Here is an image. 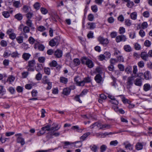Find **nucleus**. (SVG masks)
<instances>
[{
    "label": "nucleus",
    "instance_id": "1",
    "mask_svg": "<svg viewBox=\"0 0 152 152\" xmlns=\"http://www.w3.org/2000/svg\"><path fill=\"white\" fill-rule=\"evenodd\" d=\"M55 127H51L50 125H48L42 127L41 130L38 133V135L40 136L41 135H43L45 133L46 131H47L49 132L46 136V138L48 140L52 138L53 136L56 137L58 136L60 134V133L56 132V131L58 130L60 128V127H58V124H55Z\"/></svg>",
    "mask_w": 152,
    "mask_h": 152
},
{
    "label": "nucleus",
    "instance_id": "2",
    "mask_svg": "<svg viewBox=\"0 0 152 152\" xmlns=\"http://www.w3.org/2000/svg\"><path fill=\"white\" fill-rule=\"evenodd\" d=\"M81 61L83 64H85L89 68H91L94 66V64L92 61L85 57H83Z\"/></svg>",
    "mask_w": 152,
    "mask_h": 152
},
{
    "label": "nucleus",
    "instance_id": "3",
    "mask_svg": "<svg viewBox=\"0 0 152 152\" xmlns=\"http://www.w3.org/2000/svg\"><path fill=\"white\" fill-rule=\"evenodd\" d=\"M22 136V134L21 133L17 134L15 135V136L17 137V142L20 143L22 145H23L25 144V142L24 139L21 137Z\"/></svg>",
    "mask_w": 152,
    "mask_h": 152
},
{
    "label": "nucleus",
    "instance_id": "4",
    "mask_svg": "<svg viewBox=\"0 0 152 152\" xmlns=\"http://www.w3.org/2000/svg\"><path fill=\"white\" fill-rule=\"evenodd\" d=\"M126 36L124 35H119L117 36L115 38V40L117 43L121 41L125 42L126 40Z\"/></svg>",
    "mask_w": 152,
    "mask_h": 152
},
{
    "label": "nucleus",
    "instance_id": "5",
    "mask_svg": "<svg viewBox=\"0 0 152 152\" xmlns=\"http://www.w3.org/2000/svg\"><path fill=\"white\" fill-rule=\"evenodd\" d=\"M98 40L100 43L103 45H106L109 42L108 41L107 39L101 37H99L98 38Z\"/></svg>",
    "mask_w": 152,
    "mask_h": 152
},
{
    "label": "nucleus",
    "instance_id": "6",
    "mask_svg": "<svg viewBox=\"0 0 152 152\" xmlns=\"http://www.w3.org/2000/svg\"><path fill=\"white\" fill-rule=\"evenodd\" d=\"M134 80V79L133 77H129L128 78L126 83L127 88H130L132 85Z\"/></svg>",
    "mask_w": 152,
    "mask_h": 152
},
{
    "label": "nucleus",
    "instance_id": "7",
    "mask_svg": "<svg viewBox=\"0 0 152 152\" xmlns=\"http://www.w3.org/2000/svg\"><path fill=\"white\" fill-rule=\"evenodd\" d=\"M140 57L142 59L145 61H148L149 57L148 54L145 51L142 52L141 53Z\"/></svg>",
    "mask_w": 152,
    "mask_h": 152
},
{
    "label": "nucleus",
    "instance_id": "8",
    "mask_svg": "<svg viewBox=\"0 0 152 152\" xmlns=\"http://www.w3.org/2000/svg\"><path fill=\"white\" fill-rule=\"evenodd\" d=\"M58 40L56 38L50 40L49 42L50 45L52 47L54 46L58 43Z\"/></svg>",
    "mask_w": 152,
    "mask_h": 152
},
{
    "label": "nucleus",
    "instance_id": "9",
    "mask_svg": "<svg viewBox=\"0 0 152 152\" xmlns=\"http://www.w3.org/2000/svg\"><path fill=\"white\" fill-rule=\"evenodd\" d=\"M104 124H101L96 122L94 123L92 126H91L92 129H93L94 126H97L99 128V129L104 130Z\"/></svg>",
    "mask_w": 152,
    "mask_h": 152
},
{
    "label": "nucleus",
    "instance_id": "10",
    "mask_svg": "<svg viewBox=\"0 0 152 152\" xmlns=\"http://www.w3.org/2000/svg\"><path fill=\"white\" fill-rule=\"evenodd\" d=\"M134 84L136 86H140L142 84L141 78H137L134 81Z\"/></svg>",
    "mask_w": 152,
    "mask_h": 152
},
{
    "label": "nucleus",
    "instance_id": "11",
    "mask_svg": "<svg viewBox=\"0 0 152 152\" xmlns=\"http://www.w3.org/2000/svg\"><path fill=\"white\" fill-rule=\"evenodd\" d=\"M54 55L57 58H61L62 56V52L61 50H57L55 51Z\"/></svg>",
    "mask_w": 152,
    "mask_h": 152
},
{
    "label": "nucleus",
    "instance_id": "12",
    "mask_svg": "<svg viewBox=\"0 0 152 152\" xmlns=\"http://www.w3.org/2000/svg\"><path fill=\"white\" fill-rule=\"evenodd\" d=\"M13 5L14 7L16 8L21 7L22 6V4L20 1H14L13 3Z\"/></svg>",
    "mask_w": 152,
    "mask_h": 152
},
{
    "label": "nucleus",
    "instance_id": "13",
    "mask_svg": "<svg viewBox=\"0 0 152 152\" xmlns=\"http://www.w3.org/2000/svg\"><path fill=\"white\" fill-rule=\"evenodd\" d=\"M124 145H125V148L129 150H132L133 149V145L130 143H128L127 142H125L124 143Z\"/></svg>",
    "mask_w": 152,
    "mask_h": 152
},
{
    "label": "nucleus",
    "instance_id": "14",
    "mask_svg": "<svg viewBox=\"0 0 152 152\" xmlns=\"http://www.w3.org/2000/svg\"><path fill=\"white\" fill-rule=\"evenodd\" d=\"M94 79L97 83H99L101 82L102 78L99 74H98L95 76Z\"/></svg>",
    "mask_w": 152,
    "mask_h": 152
},
{
    "label": "nucleus",
    "instance_id": "15",
    "mask_svg": "<svg viewBox=\"0 0 152 152\" xmlns=\"http://www.w3.org/2000/svg\"><path fill=\"white\" fill-rule=\"evenodd\" d=\"M79 78L78 77H76L74 78L75 81L76 82V83H77L78 85L81 86H83L84 85L85 83L84 82V80L82 81H78L77 80V79Z\"/></svg>",
    "mask_w": 152,
    "mask_h": 152
},
{
    "label": "nucleus",
    "instance_id": "16",
    "mask_svg": "<svg viewBox=\"0 0 152 152\" xmlns=\"http://www.w3.org/2000/svg\"><path fill=\"white\" fill-rule=\"evenodd\" d=\"M148 24L146 22H144L142 23L141 25L139 24L138 26L139 27V28L142 29H145L147 28L148 27Z\"/></svg>",
    "mask_w": 152,
    "mask_h": 152
},
{
    "label": "nucleus",
    "instance_id": "17",
    "mask_svg": "<svg viewBox=\"0 0 152 152\" xmlns=\"http://www.w3.org/2000/svg\"><path fill=\"white\" fill-rule=\"evenodd\" d=\"M144 78L146 80H148L151 78V75L150 72L148 71H146L144 74Z\"/></svg>",
    "mask_w": 152,
    "mask_h": 152
},
{
    "label": "nucleus",
    "instance_id": "18",
    "mask_svg": "<svg viewBox=\"0 0 152 152\" xmlns=\"http://www.w3.org/2000/svg\"><path fill=\"white\" fill-rule=\"evenodd\" d=\"M71 129L74 130L76 129V132H82L83 130V129L80 128L77 125L72 126Z\"/></svg>",
    "mask_w": 152,
    "mask_h": 152
},
{
    "label": "nucleus",
    "instance_id": "19",
    "mask_svg": "<svg viewBox=\"0 0 152 152\" xmlns=\"http://www.w3.org/2000/svg\"><path fill=\"white\" fill-rule=\"evenodd\" d=\"M91 134L90 132H87L84 134L80 137L81 141H83L85 140L86 137Z\"/></svg>",
    "mask_w": 152,
    "mask_h": 152
},
{
    "label": "nucleus",
    "instance_id": "20",
    "mask_svg": "<svg viewBox=\"0 0 152 152\" xmlns=\"http://www.w3.org/2000/svg\"><path fill=\"white\" fill-rule=\"evenodd\" d=\"M70 91L71 89L69 88H64L63 89V94L65 95H67L70 94Z\"/></svg>",
    "mask_w": 152,
    "mask_h": 152
},
{
    "label": "nucleus",
    "instance_id": "21",
    "mask_svg": "<svg viewBox=\"0 0 152 152\" xmlns=\"http://www.w3.org/2000/svg\"><path fill=\"white\" fill-rule=\"evenodd\" d=\"M15 79V77L12 75H9L7 80V82H9V83L11 84V83L14 82Z\"/></svg>",
    "mask_w": 152,
    "mask_h": 152
},
{
    "label": "nucleus",
    "instance_id": "22",
    "mask_svg": "<svg viewBox=\"0 0 152 152\" xmlns=\"http://www.w3.org/2000/svg\"><path fill=\"white\" fill-rule=\"evenodd\" d=\"M151 88L150 85L148 83H146L143 86V89L145 91L149 90Z\"/></svg>",
    "mask_w": 152,
    "mask_h": 152
},
{
    "label": "nucleus",
    "instance_id": "23",
    "mask_svg": "<svg viewBox=\"0 0 152 152\" xmlns=\"http://www.w3.org/2000/svg\"><path fill=\"white\" fill-rule=\"evenodd\" d=\"M136 149L138 150H140L142 149L143 145L142 143L138 142L136 145Z\"/></svg>",
    "mask_w": 152,
    "mask_h": 152
},
{
    "label": "nucleus",
    "instance_id": "24",
    "mask_svg": "<svg viewBox=\"0 0 152 152\" xmlns=\"http://www.w3.org/2000/svg\"><path fill=\"white\" fill-rule=\"evenodd\" d=\"M30 55L28 53H24L22 55L23 58L25 59L26 61H27L28 59L30 57Z\"/></svg>",
    "mask_w": 152,
    "mask_h": 152
},
{
    "label": "nucleus",
    "instance_id": "25",
    "mask_svg": "<svg viewBox=\"0 0 152 152\" xmlns=\"http://www.w3.org/2000/svg\"><path fill=\"white\" fill-rule=\"evenodd\" d=\"M42 82L44 84H48L50 83L49 80L47 76H44L42 79Z\"/></svg>",
    "mask_w": 152,
    "mask_h": 152
},
{
    "label": "nucleus",
    "instance_id": "26",
    "mask_svg": "<svg viewBox=\"0 0 152 152\" xmlns=\"http://www.w3.org/2000/svg\"><path fill=\"white\" fill-rule=\"evenodd\" d=\"M137 16V13L136 12H134L131 14L130 17L132 19L135 20L136 19Z\"/></svg>",
    "mask_w": 152,
    "mask_h": 152
},
{
    "label": "nucleus",
    "instance_id": "27",
    "mask_svg": "<svg viewBox=\"0 0 152 152\" xmlns=\"http://www.w3.org/2000/svg\"><path fill=\"white\" fill-rule=\"evenodd\" d=\"M60 82L64 84H66L68 80L67 78L62 77H60Z\"/></svg>",
    "mask_w": 152,
    "mask_h": 152
},
{
    "label": "nucleus",
    "instance_id": "28",
    "mask_svg": "<svg viewBox=\"0 0 152 152\" xmlns=\"http://www.w3.org/2000/svg\"><path fill=\"white\" fill-rule=\"evenodd\" d=\"M23 11L25 13H27L29 11L30 7L26 5H24L22 8Z\"/></svg>",
    "mask_w": 152,
    "mask_h": 152
},
{
    "label": "nucleus",
    "instance_id": "29",
    "mask_svg": "<svg viewBox=\"0 0 152 152\" xmlns=\"http://www.w3.org/2000/svg\"><path fill=\"white\" fill-rule=\"evenodd\" d=\"M124 50L128 52H130L132 50V48L130 45H126L124 47Z\"/></svg>",
    "mask_w": 152,
    "mask_h": 152
},
{
    "label": "nucleus",
    "instance_id": "30",
    "mask_svg": "<svg viewBox=\"0 0 152 152\" xmlns=\"http://www.w3.org/2000/svg\"><path fill=\"white\" fill-rule=\"evenodd\" d=\"M11 52L9 50H6L4 52L3 54V56L4 57L7 58L11 55Z\"/></svg>",
    "mask_w": 152,
    "mask_h": 152
},
{
    "label": "nucleus",
    "instance_id": "31",
    "mask_svg": "<svg viewBox=\"0 0 152 152\" xmlns=\"http://www.w3.org/2000/svg\"><path fill=\"white\" fill-rule=\"evenodd\" d=\"M106 134H107L105 132L104 133H96V135L98 137H104L106 136Z\"/></svg>",
    "mask_w": 152,
    "mask_h": 152
},
{
    "label": "nucleus",
    "instance_id": "32",
    "mask_svg": "<svg viewBox=\"0 0 152 152\" xmlns=\"http://www.w3.org/2000/svg\"><path fill=\"white\" fill-rule=\"evenodd\" d=\"M20 55L18 52L15 51L12 53L11 54V57L13 58H16V57H18L19 55Z\"/></svg>",
    "mask_w": 152,
    "mask_h": 152
},
{
    "label": "nucleus",
    "instance_id": "33",
    "mask_svg": "<svg viewBox=\"0 0 152 152\" xmlns=\"http://www.w3.org/2000/svg\"><path fill=\"white\" fill-rule=\"evenodd\" d=\"M28 41L30 44H33L34 43L37 42L32 37H29Z\"/></svg>",
    "mask_w": 152,
    "mask_h": 152
},
{
    "label": "nucleus",
    "instance_id": "34",
    "mask_svg": "<svg viewBox=\"0 0 152 152\" xmlns=\"http://www.w3.org/2000/svg\"><path fill=\"white\" fill-rule=\"evenodd\" d=\"M73 62H74V65L75 66H78L79 65L80 63V60L77 58L74 59Z\"/></svg>",
    "mask_w": 152,
    "mask_h": 152
},
{
    "label": "nucleus",
    "instance_id": "35",
    "mask_svg": "<svg viewBox=\"0 0 152 152\" xmlns=\"http://www.w3.org/2000/svg\"><path fill=\"white\" fill-rule=\"evenodd\" d=\"M2 14L4 17L6 18H7L10 16V13L8 11H4L2 12Z\"/></svg>",
    "mask_w": 152,
    "mask_h": 152
},
{
    "label": "nucleus",
    "instance_id": "36",
    "mask_svg": "<svg viewBox=\"0 0 152 152\" xmlns=\"http://www.w3.org/2000/svg\"><path fill=\"white\" fill-rule=\"evenodd\" d=\"M88 26H89V28L92 29L95 28V23H94L89 22L87 23Z\"/></svg>",
    "mask_w": 152,
    "mask_h": 152
},
{
    "label": "nucleus",
    "instance_id": "37",
    "mask_svg": "<svg viewBox=\"0 0 152 152\" xmlns=\"http://www.w3.org/2000/svg\"><path fill=\"white\" fill-rule=\"evenodd\" d=\"M15 18L18 20H21L23 18L22 15L20 13H18L15 15Z\"/></svg>",
    "mask_w": 152,
    "mask_h": 152
},
{
    "label": "nucleus",
    "instance_id": "38",
    "mask_svg": "<svg viewBox=\"0 0 152 152\" xmlns=\"http://www.w3.org/2000/svg\"><path fill=\"white\" fill-rule=\"evenodd\" d=\"M125 24L128 26H130L132 25L131 20L128 19H126L125 21Z\"/></svg>",
    "mask_w": 152,
    "mask_h": 152
},
{
    "label": "nucleus",
    "instance_id": "39",
    "mask_svg": "<svg viewBox=\"0 0 152 152\" xmlns=\"http://www.w3.org/2000/svg\"><path fill=\"white\" fill-rule=\"evenodd\" d=\"M16 39L19 43H21L23 42V38L22 36L18 37L16 38Z\"/></svg>",
    "mask_w": 152,
    "mask_h": 152
},
{
    "label": "nucleus",
    "instance_id": "40",
    "mask_svg": "<svg viewBox=\"0 0 152 152\" xmlns=\"http://www.w3.org/2000/svg\"><path fill=\"white\" fill-rule=\"evenodd\" d=\"M134 5V3L132 1H129L126 4L127 6L130 8H132Z\"/></svg>",
    "mask_w": 152,
    "mask_h": 152
},
{
    "label": "nucleus",
    "instance_id": "41",
    "mask_svg": "<svg viewBox=\"0 0 152 152\" xmlns=\"http://www.w3.org/2000/svg\"><path fill=\"white\" fill-rule=\"evenodd\" d=\"M137 65L139 67L142 68L144 66V63L143 61H141L138 63Z\"/></svg>",
    "mask_w": 152,
    "mask_h": 152
},
{
    "label": "nucleus",
    "instance_id": "42",
    "mask_svg": "<svg viewBox=\"0 0 152 152\" xmlns=\"http://www.w3.org/2000/svg\"><path fill=\"white\" fill-rule=\"evenodd\" d=\"M35 64V63L34 60H32L31 61H30L28 62V66L34 67Z\"/></svg>",
    "mask_w": 152,
    "mask_h": 152
},
{
    "label": "nucleus",
    "instance_id": "43",
    "mask_svg": "<svg viewBox=\"0 0 152 152\" xmlns=\"http://www.w3.org/2000/svg\"><path fill=\"white\" fill-rule=\"evenodd\" d=\"M139 34L140 36L142 37H144L145 35V32L143 30V29H141L139 32Z\"/></svg>",
    "mask_w": 152,
    "mask_h": 152
},
{
    "label": "nucleus",
    "instance_id": "44",
    "mask_svg": "<svg viewBox=\"0 0 152 152\" xmlns=\"http://www.w3.org/2000/svg\"><path fill=\"white\" fill-rule=\"evenodd\" d=\"M42 77V75L40 72L38 73L35 77V78L37 80H41Z\"/></svg>",
    "mask_w": 152,
    "mask_h": 152
},
{
    "label": "nucleus",
    "instance_id": "45",
    "mask_svg": "<svg viewBox=\"0 0 152 152\" xmlns=\"http://www.w3.org/2000/svg\"><path fill=\"white\" fill-rule=\"evenodd\" d=\"M151 44V41L148 40H146L144 43V45L147 47H149Z\"/></svg>",
    "mask_w": 152,
    "mask_h": 152
},
{
    "label": "nucleus",
    "instance_id": "46",
    "mask_svg": "<svg viewBox=\"0 0 152 152\" xmlns=\"http://www.w3.org/2000/svg\"><path fill=\"white\" fill-rule=\"evenodd\" d=\"M49 65L50 66L56 67L57 66V63L56 61L53 60L50 63Z\"/></svg>",
    "mask_w": 152,
    "mask_h": 152
},
{
    "label": "nucleus",
    "instance_id": "47",
    "mask_svg": "<svg viewBox=\"0 0 152 152\" xmlns=\"http://www.w3.org/2000/svg\"><path fill=\"white\" fill-rule=\"evenodd\" d=\"M23 31L24 33H28L30 31V28L28 26H25L23 27Z\"/></svg>",
    "mask_w": 152,
    "mask_h": 152
},
{
    "label": "nucleus",
    "instance_id": "48",
    "mask_svg": "<svg viewBox=\"0 0 152 152\" xmlns=\"http://www.w3.org/2000/svg\"><path fill=\"white\" fill-rule=\"evenodd\" d=\"M91 149L93 151L96 152L97 149V147L95 145H93L91 146Z\"/></svg>",
    "mask_w": 152,
    "mask_h": 152
},
{
    "label": "nucleus",
    "instance_id": "49",
    "mask_svg": "<svg viewBox=\"0 0 152 152\" xmlns=\"http://www.w3.org/2000/svg\"><path fill=\"white\" fill-rule=\"evenodd\" d=\"M63 143L64 144V145L63 146L64 148H67V145L73 144V143L68 141L64 142H63Z\"/></svg>",
    "mask_w": 152,
    "mask_h": 152
},
{
    "label": "nucleus",
    "instance_id": "50",
    "mask_svg": "<svg viewBox=\"0 0 152 152\" xmlns=\"http://www.w3.org/2000/svg\"><path fill=\"white\" fill-rule=\"evenodd\" d=\"M40 11L44 15L46 14L48 12L47 10L44 7L41 8L40 9Z\"/></svg>",
    "mask_w": 152,
    "mask_h": 152
},
{
    "label": "nucleus",
    "instance_id": "51",
    "mask_svg": "<svg viewBox=\"0 0 152 152\" xmlns=\"http://www.w3.org/2000/svg\"><path fill=\"white\" fill-rule=\"evenodd\" d=\"M134 48L137 50H139L141 49V47L138 43H135L134 45Z\"/></svg>",
    "mask_w": 152,
    "mask_h": 152
},
{
    "label": "nucleus",
    "instance_id": "52",
    "mask_svg": "<svg viewBox=\"0 0 152 152\" xmlns=\"http://www.w3.org/2000/svg\"><path fill=\"white\" fill-rule=\"evenodd\" d=\"M5 93V91H4L3 87L2 86H0V95H3Z\"/></svg>",
    "mask_w": 152,
    "mask_h": 152
},
{
    "label": "nucleus",
    "instance_id": "53",
    "mask_svg": "<svg viewBox=\"0 0 152 152\" xmlns=\"http://www.w3.org/2000/svg\"><path fill=\"white\" fill-rule=\"evenodd\" d=\"M91 9L92 11L94 12H96L98 10L97 7L96 5L92 6L91 7Z\"/></svg>",
    "mask_w": 152,
    "mask_h": 152
},
{
    "label": "nucleus",
    "instance_id": "54",
    "mask_svg": "<svg viewBox=\"0 0 152 152\" xmlns=\"http://www.w3.org/2000/svg\"><path fill=\"white\" fill-rule=\"evenodd\" d=\"M125 32V29L124 27H121L119 28V32L120 34H123Z\"/></svg>",
    "mask_w": 152,
    "mask_h": 152
},
{
    "label": "nucleus",
    "instance_id": "55",
    "mask_svg": "<svg viewBox=\"0 0 152 152\" xmlns=\"http://www.w3.org/2000/svg\"><path fill=\"white\" fill-rule=\"evenodd\" d=\"M118 62L117 59L115 58H111L110 60V63L111 64L113 65Z\"/></svg>",
    "mask_w": 152,
    "mask_h": 152
},
{
    "label": "nucleus",
    "instance_id": "56",
    "mask_svg": "<svg viewBox=\"0 0 152 152\" xmlns=\"http://www.w3.org/2000/svg\"><path fill=\"white\" fill-rule=\"evenodd\" d=\"M117 60L118 62H123L124 61V59L122 56H119L117 57Z\"/></svg>",
    "mask_w": 152,
    "mask_h": 152
},
{
    "label": "nucleus",
    "instance_id": "57",
    "mask_svg": "<svg viewBox=\"0 0 152 152\" xmlns=\"http://www.w3.org/2000/svg\"><path fill=\"white\" fill-rule=\"evenodd\" d=\"M28 72H23L22 73V77L23 78H26L28 76Z\"/></svg>",
    "mask_w": 152,
    "mask_h": 152
},
{
    "label": "nucleus",
    "instance_id": "58",
    "mask_svg": "<svg viewBox=\"0 0 152 152\" xmlns=\"http://www.w3.org/2000/svg\"><path fill=\"white\" fill-rule=\"evenodd\" d=\"M45 58L44 57H40L38 58V60L40 63H43L45 62Z\"/></svg>",
    "mask_w": 152,
    "mask_h": 152
},
{
    "label": "nucleus",
    "instance_id": "59",
    "mask_svg": "<svg viewBox=\"0 0 152 152\" xmlns=\"http://www.w3.org/2000/svg\"><path fill=\"white\" fill-rule=\"evenodd\" d=\"M34 8L37 10H38L40 7V4L38 2H36L34 5Z\"/></svg>",
    "mask_w": 152,
    "mask_h": 152
},
{
    "label": "nucleus",
    "instance_id": "60",
    "mask_svg": "<svg viewBox=\"0 0 152 152\" xmlns=\"http://www.w3.org/2000/svg\"><path fill=\"white\" fill-rule=\"evenodd\" d=\"M94 15L91 14H89L88 16V18L90 21H92L94 19Z\"/></svg>",
    "mask_w": 152,
    "mask_h": 152
},
{
    "label": "nucleus",
    "instance_id": "61",
    "mask_svg": "<svg viewBox=\"0 0 152 152\" xmlns=\"http://www.w3.org/2000/svg\"><path fill=\"white\" fill-rule=\"evenodd\" d=\"M83 80L85 83H88L91 82V80L90 77H87L84 78Z\"/></svg>",
    "mask_w": 152,
    "mask_h": 152
},
{
    "label": "nucleus",
    "instance_id": "62",
    "mask_svg": "<svg viewBox=\"0 0 152 152\" xmlns=\"http://www.w3.org/2000/svg\"><path fill=\"white\" fill-rule=\"evenodd\" d=\"M26 24L28 26L30 27H31L32 26V24L31 21L29 19L26 21Z\"/></svg>",
    "mask_w": 152,
    "mask_h": 152
},
{
    "label": "nucleus",
    "instance_id": "63",
    "mask_svg": "<svg viewBox=\"0 0 152 152\" xmlns=\"http://www.w3.org/2000/svg\"><path fill=\"white\" fill-rule=\"evenodd\" d=\"M44 72L45 73L48 75H49L50 73V69L49 68H44Z\"/></svg>",
    "mask_w": 152,
    "mask_h": 152
},
{
    "label": "nucleus",
    "instance_id": "64",
    "mask_svg": "<svg viewBox=\"0 0 152 152\" xmlns=\"http://www.w3.org/2000/svg\"><path fill=\"white\" fill-rule=\"evenodd\" d=\"M143 15L145 18H148L149 16L150 13L148 11H146L143 13Z\"/></svg>",
    "mask_w": 152,
    "mask_h": 152
}]
</instances>
